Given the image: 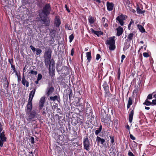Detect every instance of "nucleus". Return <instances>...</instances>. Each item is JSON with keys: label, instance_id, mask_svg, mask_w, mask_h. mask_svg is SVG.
<instances>
[{"label": "nucleus", "instance_id": "58", "mask_svg": "<svg viewBox=\"0 0 156 156\" xmlns=\"http://www.w3.org/2000/svg\"><path fill=\"white\" fill-rule=\"evenodd\" d=\"M74 53V51L73 48L71 51V55L72 56H73Z\"/></svg>", "mask_w": 156, "mask_h": 156}, {"label": "nucleus", "instance_id": "57", "mask_svg": "<svg viewBox=\"0 0 156 156\" xmlns=\"http://www.w3.org/2000/svg\"><path fill=\"white\" fill-rule=\"evenodd\" d=\"M65 7L66 9V10H67V11H68V12H70V10L69 9V8L66 5H65Z\"/></svg>", "mask_w": 156, "mask_h": 156}, {"label": "nucleus", "instance_id": "52", "mask_svg": "<svg viewBox=\"0 0 156 156\" xmlns=\"http://www.w3.org/2000/svg\"><path fill=\"white\" fill-rule=\"evenodd\" d=\"M4 142L1 140H0V147H2L3 143Z\"/></svg>", "mask_w": 156, "mask_h": 156}, {"label": "nucleus", "instance_id": "10", "mask_svg": "<svg viewBox=\"0 0 156 156\" xmlns=\"http://www.w3.org/2000/svg\"><path fill=\"white\" fill-rule=\"evenodd\" d=\"M55 64L49 66V73L50 76H53L55 75Z\"/></svg>", "mask_w": 156, "mask_h": 156}, {"label": "nucleus", "instance_id": "26", "mask_svg": "<svg viewBox=\"0 0 156 156\" xmlns=\"http://www.w3.org/2000/svg\"><path fill=\"white\" fill-rule=\"evenodd\" d=\"M86 57L89 62H90L91 59V54L90 51L86 53Z\"/></svg>", "mask_w": 156, "mask_h": 156}, {"label": "nucleus", "instance_id": "35", "mask_svg": "<svg viewBox=\"0 0 156 156\" xmlns=\"http://www.w3.org/2000/svg\"><path fill=\"white\" fill-rule=\"evenodd\" d=\"M69 98L70 100L73 96V92L71 90H69Z\"/></svg>", "mask_w": 156, "mask_h": 156}, {"label": "nucleus", "instance_id": "53", "mask_svg": "<svg viewBox=\"0 0 156 156\" xmlns=\"http://www.w3.org/2000/svg\"><path fill=\"white\" fill-rule=\"evenodd\" d=\"M101 58V56L100 54H98L96 55V59L98 60Z\"/></svg>", "mask_w": 156, "mask_h": 156}, {"label": "nucleus", "instance_id": "21", "mask_svg": "<svg viewBox=\"0 0 156 156\" xmlns=\"http://www.w3.org/2000/svg\"><path fill=\"white\" fill-rule=\"evenodd\" d=\"M134 111L133 109L129 113V122L131 123L132 122L133 116Z\"/></svg>", "mask_w": 156, "mask_h": 156}, {"label": "nucleus", "instance_id": "19", "mask_svg": "<svg viewBox=\"0 0 156 156\" xmlns=\"http://www.w3.org/2000/svg\"><path fill=\"white\" fill-rule=\"evenodd\" d=\"M91 30L92 33L97 35L98 37H99L100 35H102L103 34L102 32L100 31H95L93 29H91Z\"/></svg>", "mask_w": 156, "mask_h": 156}, {"label": "nucleus", "instance_id": "16", "mask_svg": "<svg viewBox=\"0 0 156 156\" xmlns=\"http://www.w3.org/2000/svg\"><path fill=\"white\" fill-rule=\"evenodd\" d=\"M22 84L24 86H26L27 87L29 86V82L25 79L24 76L23 75L22 77Z\"/></svg>", "mask_w": 156, "mask_h": 156}, {"label": "nucleus", "instance_id": "30", "mask_svg": "<svg viewBox=\"0 0 156 156\" xmlns=\"http://www.w3.org/2000/svg\"><path fill=\"white\" fill-rule=\"evenodd\" d=\"M89 23L91 24L93 23L95 21V19L94 17L90 16L88 18Z\"/></svg>", "mask_w": 156, "mask_h": 156}, {"label": "nucleus", "instance_id": "38", "mask_svg": "<svg viewBox=\"0 0 156 156\" xmlns=\"http://www.w3.org/2000/svg\"><path fill=\"white\" fill-rule=\"evenodd\" d=\"M142 10H141L140 8L139 7V6H137L136 7V12L138 14H141Z\"/></svg>", "mask_w": 156, "mask_h": 156}, {"label": "nucleus", "instance_id": "4", "mask_svg": "<svg viewBox=\"0 0 156 156\" xmlns=\"http://www.w3.org/2000/svg\"><path fill=\"white\" fill-rule=\"evenodd\" d=\"M58 72H61V73L63 74L62 76H66L69 73V71L67 67L64 66L62 67L61 70L58 69V68H56Z\"/></svg>", "mask_w": 156, "mask_h": 156}, {"label": "nucleus", "instance_id": "46", "mask_svg": "<svg viewBox=\"0 0 156 156\" xmlns=\"http://www.w3.org/2000/svg\"><path fill=\"white\" fill-rule=\"evenodd\" d=\"M151 105H156V99L153 100L152 102H151Z\"/></svg>", "mask_w": 156, "mask_h": 156}, {"label": "nucleus", "instance_id": "8", "mask_svg": "<svg viewBox=\"0 0 156 156\" xmlns=\"http://www.w3.org/2000/svg\"><path fill=\"white\" fill-rule=\"evenodd\" d=\"M103 86L105 91V96H108L110 94L109 87L108 85L107 84V83L106 81L104 82Z\"/></svg>", "mask_w": 156, "mask_h": 156}, {"label": "nucleus", "instance_id": "41", "mask_svg": "<svg viewBox=\"0 0 156 156\" xmlns=\"http://www.w3.org/2000/svg\"><path fill=\"white\" fill-rule=\"evenodd\" d=\"M152 98V94H149L147 97V100L151 99Z\"/></svg>", "mask_w": 156, "mask_h": 156}, {"label": "nucleus", "instance_id": "60", "mask_svg": "<svg viewBox=\"0 0 156 156\" xmlns=\"http://www.w3.org/2000/svg\"><path fill=\"white\" fill-rule=\"evenodd\" d=\"M129 11L131 12H132L133 13H134L136 12V11L134 9H132V8L129 10Z\"/></svg>", "mask_w": 156, "mask_h": 156}, {"label": "nucleus", "instance_id": "32", "mask_svg": "<svg viewBox=\"0 0 156 156\" xmlns=\"http://www.w3.org/2000/svg\"><path fill=\"white\" fill-rule=\"evenodd\" d=\"M143 104L147 106L151 105V102L149 101L147 99L145 100V102L143 103Z\"/></svg>", "mask_w": 156, "mask_h": 156}, {"label": "nucleus", "instance_id": "23", "mask_svg": "<svg viewBox=\"0 0 156 156\" xmlns=\"http://www.w3.org/2000/svg\"><path fill=\"white\" fill-rule=\"evenodd\" d=\"M132 98L131 97H130L129 98L128 103L127 106V109L129 108L130 106L132 104Z\"/></svg>", "mask_w": 156, "mask_h": 156}, {"label": "nucleus", "instance_id": "9", "mask_svg": "<svg viewBox=\"0 0 156 156\" xmlns=\"http://www.w3.org/2000/svg\"><path fill=\"white\" fill-rule=\"evenodd\" d=\"M44 63L46 66L48 67V66H52L53 64H55L54 62L53 61V59L50 60L51 58H48L44 57Z\"/></svg>", "mask_w": 156, "mask_h": 156}, {"label": "nucleus", "instance_id": "40", "mask_svg": "<svg viewBox=\"0 0 156 156\" xmlns=\"http://www.w3.org/2000/svg\"><path fill=\"white\" fill-rule=\"evenodd\" d=\"M11 67L12 68V69L13 71V72L14 73H16V74H17V72L16 71L15 66L14 65H13L12 64H11Z\"/></svg>", "mask_w": 156, "mask_h": 156}, {"label": "nucleus", "instance_id": "7", "mask_svg": "<svg viewBox=\"0 0 156 156\" xmlns=\"http://www.w3.org/2000/svg\"><path fill=\"white\" fill-rule=\"evenodd\" d=\"M32 101L28 100V103L27 104L25 112L26 114H28L31 111L32 109Z\"/></svg>", "mask_w": 156, "mask_h": 156}, {"label": "nucleus", "instance_id": "31", "mask_svg": "<svg viewBox=\"0 0 156 156\" xmlns=\"http://www.w3.org/2000/svg\"><path fill=\"white\" fill-rule=\"evenodd\" d=\"M102 126L101 125L99 126V128L97 130H96L95 131V134L96 135H98L99 133H100L101 132V131L102 130Z\"/></svg>", "mask_w": 156, "mask_h": 156}, {"label": "nucleus", "instance_id": "47", "mask_svg": "<svg viewBox=\"0 0 156 156\" xmlns=\"http://www.w3.org/2000/svg\"><path fill=\"white\" fill-rule=\"evenodd\" d=\"M143 55L145 57H149V55L147 53L144 52L143 53Z\"/></svg>", "mask_w": 156, "mask_h": 156}, {"label": "nucleus", "instance_id": "44", "mask_svg": "<svg viewBox=\"0 0 156 156\" xmlns=\"http://www.w3.org/2000/svg\"><path fill=\"white\" fill-rule=\"evenodd\" d=\"M65 28L68 30H71V28L70 26L68 24H67L66 25Z\"/></svg>", "mask_w": 156, "mask_h": 156}, {"label": "nucleus", "instance_id": "33", "mask_svg": "<svg viewBox=\"0 0 156 156\" xmlns=\"http://www.w3.org/2000/svg\"><path fill=\"white\" fill-rule=\"evenodd\" d=\"M134 35V34L133 33H131L129 34L127 36V38L129 40H131L133 38Z\"/></svg>", "mask_w": 156, "mask_h": 156}, {"label": "nucleus", "instance_id": "28", "mask_svg": "<svg viewBox=\"0 0 156 156\" xmlns=\"http://www.w3.org/2000/svg\"><path fill=\"white\" fill-rule=\"evenodd\" d=\"M138 28L139 30L142 33H144L145 32V30L144 27L138 24L137 25Z\"/></svg>", "mask_w": 156, "mask_h": 156}, {"label": "nucleus", "instance_id": "34", "mask_svg": "<svg viewBox=\"0 0 156 156\" xmlns=\"http://www.w3.org/2000/svg\"><path fill=\"white\" fill-rule=\"evenodd\" d=\"M35 51H36V54L37 55H39L42 52V50L39 48H36Z\"/></svg>", "mask_w": 156, "mask_h": 156}, {"label": "nucleus", "instance_id": "37", "mask_svg": "<svg viewBox=\"0 0 156 156\" xmlns=\"http://www.w3.org/2000/svg\"><path fill=\"white\" fill-rule=\"evenodd\" d=\"M74 38V36L73 34H71L69 37V42L71 43L72 42Z\"/></svg>", "mask_w": 156, "mask_h": 156}, {"label": "nucleus", "instance_id": "24", "mask_svg": "<svg viewBox=\"0 0 156 156\" xmlns=\"http://www.w3.org/2000/svg\"><path fill=\"white\" fill-rule=\"evenodd\" d=\"M54 90V88L52 87H51L48 89L47 94L48 96L51 95Z\"/></svg>", "mask_w": 156, "mask_h": 156}, {"label": "nucleus", "instance_id": "45", "mask_svg": "<svg viewBox=\"0 0 156 156\" xmlns=\"http://www.w3.org/2000/svg\"><path fill=\"white\" fill-rule=\"evenodd\" d=\"M132 5L130 4L129 5H126V8L128 10H129L131 8Z\"/></svg>", "mask_w": 156, "mask_h": 156}, {"label": "nucleus", "instance_id": "27", "mask_svg": "<svg viewBox=\"0 0 156 156\" xmlns=\"http://www.w3.org/2000/svg\"><path fill=\"white\" fill-rule=\"evenodd\" d=\"M77 107L78 109L80 110V111L82 112L84 110V105L82 103H81L77 105Z\"/></svg>", "mask_w": 156, "mask_h": 156}, {"label": "nucleus", "instance_id": "59", "mask_svg": "<svg viewBox=\"0 0 156 156\" xmlns=\"http://www.w3.org/2000/svg\"><path fill=\"white\" fill-rule=\"evenodd\" d=\"M31 143L34 144V138L33 137H32L31 138Z\"/></svg>", "mask_w": 156, "mask_h": 156}, {"label": "nucleus", "instance_id": "14", "mask_svg": "<svg viewBox=\"0 0 156 156\" xmlns=\"http://www.w3.org/2000/svg\"><path fill=\"white\" fill-rule=\"evenodd\" d=\"M60 24L61 21L60 19L57 16H56L55 19V25L56 27H58L60 26Z\"/></svg>", "mask_w": 156, "mask_h": 156}, {"label": "nucleus", "instance_id": "56", "mask_svg": "<svg viewBox=\"0 0 156 156\" xmlns=\"http://www.w3.org/2000/svg\"><path fill=\"white\" fill-rule=\"evenodd\" d=\"M16 74H17V73ZM17 76L18 81V82H19L21 80V77L20 76H18V75H17Z\"/></svg>", "mask_w": 156, "mask_h": 156}, {"label": "nucleus", "instance_id": "51", "mask_svg": "<svg viewBox=\"0 0 156 156\" xmlns=\"http://www.w3.org/2000/svg\"><path fill=\"white\" fill-rule=\"evenodd\" d=\"M126 5H129L131 4L130 3V1L129 0H126L125 1Z\"/></svg>", "mask_w": 156, "mask_h": 156}, {"label": "nucleus", "instance_id": "1", "mask_svg": "<svg viewBox=\"0 0 156 156\" xmlns=\"http://www.w3.org/2000/svg\"><path fill=\"white\" fill-rule=\"evenodd\" d=\"M115 36H113L108 38L106 41V44L109 45V49L110 50H114L115 48Z\"/></svg>", "mask_w": 156, "mask_h": 156}, {"label": "nucleus", "instance_id": "12", "mask_svg": "<svg viewBox=\"0 0 156 156\" xmlns=\"http://www.w3.org/2000/svg\"><path fill=\"white\" fill-rule=\"evenodd\" d=\"M45 101V97L43 96L41 97L39 102V106L40 108L41 109L44 106Z\"/></svg>", "mask_w": 156, "mask_h": 156}, {"label": "nucleus", "instance_id": "55", "mask_svg": "<svg viewBox=\"0 0 156 156\" xmlns=\"http://www.w3.org/2000/svg\"><path fill=\"white\" fill-rule=\"evenodd\" d=\"M128 155L129 156H134L133 153L130 151L128 152Z\"/></svg>", "mask_w": 156, "mask_h": 156}, {"label": "nucleus", "instance_id": "11", "mask_svg": "<svg viewBox=\"0 0 156 156\" xmlns=\"http://www.w3.org/2000/svg\"><path fill=\"white\" fill-rule=\"evenodd\" d=\"M106 6L107 10L109 11H111L113 9L114 5L112 2H108L106 3Z\"/></svg>", "mask_w": 156, "mask_h": 156}, {"label": "nucleus", "instance_id": "18", "mask_svg": "<svg viewBox=\"0 0 156 156\" xmlns=\"http://www.w3.org/2000/svg\"><path fill=\"white\" fill-rule=\"evenodd\" d=\"M0 139L1 140L5 142L6 141V137L5 136V132L4 131H2L0 133Z\"/></svg>", "mask_w": 156, "mask_h": 156}, {"label": "nucleus", "instance_id": "2", "mask_svg": "<svg viewBox=\"0 0 156 156\" xmlns=\"http://www.w3.org/2000/svg\"><path fill=\"white\" fill-rule=\"evenodd\" d=\"M27 116L26 118L27 121L29 122L34 121L35 118L37 117V114L36 111L33 110L28 114H26Z\"/></svg>", "mask_w": 156, "mask_h": 156}, {"label": "nucleus", "instance_id": "13", "mask_svg": "<svg viewBox=\"0 0 156 156\" xmlns=\"http://www.w3.org/2000/svg\"><path fill=\"white\" fill-rule=\"evenodd\" d=\"M51 49H48L46 50L45 51L44 55V57L51 58Z\"/></svg>", "mask_w": 156, "mask_h": 156}, {"label": "nucleus", "instance_id": "62", "mask_svg": "<svg viewBox=\"0 0 156 156\" xmlns=\"http://www.w3.org/2000/svg\"><path fill=\"white\" fill-rule=\"evenodd\" d=\"M3 129L2 126L0 122V133H1Z\"/></svg>", "mask_w": 156, "mask_h": 156}, {"label": "nucleus", "instance_id": "54", "mask_svg": "<svg viewBox=\"0 0 156 156\" xmlns=\"http://www.w3.org/2000/svg\"><path fill=\"white\" fill-rule=\"evenodd\" d=\"M130 137L132 140H135L136 138L132 134H130L129 135Z\"/></svg>", "mask_w": 156, "mask_h": 156}, {"label": "nucleus", "instance_id": "49", "mask_svg": "<svg viewBox=\"0 0 156 156\" xmlns=\"http://www.w3.org/2000/svg\"><path fill=\"white\" fill-rule=\"evenodd\" d=\"M133 20H131V21H130L129 24L128 25V29L130 30V27L131 26V24H133Z\"/></svg>", "mask_w": 156, "mask_h": 156}, {"label": "nucleus", "instance_id": "61", "mask_svg": "<svg viewBox=\"0 0 156 156\" xmlns=\"http://www.w3.org/2000/svg\"><path fill=\"white\" fill-rule=\"evenodd\" d=\"M9 63L11 64H11H12V63L13 62V59H9Z\"/></svg>", "mask_w": 156, "mask_h": 156}, {"label": "nucleus", "instance_id": "36", "mask_svg": "<svg viewBox=\"0 0 156 156\" xmlns=\"http://www.w3.org/2000/svg\"><path fill=\"white\" fill-rule=\"evenodd\" d=\"M50 99L52 101H54L56 100H57L58 97L57 96H55L54 97H50Z\"/></svg>", "mask_w": 156, "mask_h": 156}, {"label": "nucleus", "instance_id": "48", "mask_svg": "<svg viewBox=\"0 0 156 156\" xmlns=\"http://www.w3.org/2000/svg\"><path fill=\"white\" fill-rule=\"evenodd\" d=\"M30 48L32 50V51L33 52H34L35 51L36 49L32 45L30 46Z\"/></svg>", "mask_w": 156, "mask_h": 156}, {"label": "nucleus", "instance_id": "43", "mask_svg": "<svg viewBox=\"0 0 156 156\" xmlns=\"http://www.w3.org/2000/svg\"><path fill=\"white\" fill-rule=\"evenodd\" d=\"M120 74H121L120 71V69H119L118 70V73H117L118 78L119 79L120 78Z\"/></svg>", "mask_w": 156, "mask_h": 156}, {"label": "nucleus", "instance_id": "5", "mask_svg": "<svg viewBox=\"0 0 156 156\" xmlns=\"http://www.w3.org/2000/svg\"><path fill=\"white\" fill-rule=\"evenodd\" d=\"M83 144L84 149L89 151L90 149V143L87 136L84 137L83 140Z\"/></svg>", "mask_w": 156, "mask_h": 156}, {"label": "nucleus", "instance_id": "15", "mask_svg": "<svg viewBox=\"0 0 156 156\" xmlns=\"http://www.w3.org/2000/svg\"><path fill=\"white\" fill-rule=\"evenodd\" d=\"M116 30L117 31V35L119 36L122 35L123 32V29L120 26L117 28Z\"/></svg>", "mask_w": 156, "mask_h": 156}, {"label": "nucleus", "instance_id": "64", "mask_svg": "<svg viewBox=\"0 0 156 156\" xmlns=\"http://www.w3.org/2000/svg\"><path fill=\"white\" fill-rule=\"evenodd\" d=\"M101 121L102 122H104V123L105 122V119L104 117L102 118L101 119Z\"/></svg>", "mask_w": 156, "mask_h": 156}, {"label": "nucleus", "instance_id": "29", "mask_svg": "<svg viewBox=\"0 0 156 156\" xmlns=\"http://www.w3.org/2000/svg\"><path fill=\"white\" fill-rule=\"evenodd\" d=\"M9 82L7 80V78H5V83L4 84V87L6 90H7L8 88Z\"/></svg>", "mask_w": 156, "mask_h": 156}, {"label": "nucleus", "instance_id": "6", "mask_svg": "<svg viewBox=\"0 0 156 156\" xmlns=\"http://www.w3.org/2000/svg\"><path fill=\"white\" fill-rule=\"evenodd\" d=\"M126 17L124 15H120L116 18V22L119 23L121 26H122L123 25L124 23L123 21L126 19Z\"/></svg>", "mask_w": 156, "mask_h": 156}, {"label": "nucleus", "instance_id": "25", "mask_svg": "<svg viewBox=\"0 0 156 156\" xmlns=\"http://www.w3.org/2000/svg\"><path fill=\"white\" fill-rule=\"evenodd\" d=\"M50 30V34H49L50 36L53 38L54 37H55V30L54 29H50L49 30Z\"/></svg>", "mask_w": 156, "mask_h": 156}, {"label": "nucleus", "instance_id": "3", "mask_svg": "<svg viewBox=\"0 0 156 156\" xmlns=\"http://www.w3.org/2000/svg\"><path fill=\"white\" fill-rule=\"evenodd\" d=\"M51 10V8L50 4H46L43 7L42 12L44 15L47 16L50 13Z\"/></svg>", "mask_w": 156, "mask_h": 156}, {"label": "nucleus", "instance_id": "17", "mask_svg": "<svg viewBox=\"0 0 156 156\" xmlns=\"http://www.w3.org/2000/svg\"><path fill=\"white\" fill-rule=\"evenodd\" d=\"M36 90V88L33 90L30 94L29 100L32 101Z\"/></svg>", "mask_w": 156, "mask_h": 156}, {"label": "nucleus", "instance_id": "63", "mask_svg": "<svg viewBox=\"0 0 156 156\" xmlns=\"http://www.w3.org/2000/svg\"><path fill=\"white\" fill-rule=\"evenodd\" d=\"M80 123V124L81 125H83L84 124V122L82 120L80 119V122H79Z\"/></svg>", "mask_w": 156, "mask_h": 156}, {"label": "nucleus", "instance_id": "22", "mask_svg": "<svg viewBox=\"0 0 156 156\" xmlns=\"http://www.w3.org/2000/svg\"><path fill=\"white\" fill-rule=\"evenodd\" d=\"M96 140L98 143L100 142L101 144L102 145L104 144L105 141V139L101 138L98 136H97Z\"/></svg>", "mask_w": 156, "mask_h": 156}, {"label": "nucleus", "instance_id": "50", "mask_svg": "<svg viewBox=\"0 0 156 156\" xmlns=\"http://www.w3.org/2000/svg\"><path fill=\"white\" fill-rule=\"evenodd\" d=\"M111 139V142L112 144H113L114 142V137L112 136H110Z\"/></svg>", "mask_w": 156, "mask_h": 156}, {"label": "nucleus", "instance_id": "39", "mask_svg": "<svg viewBox=\"0 0 156 156\" xmlns=\"http://www.w3.org/2000/svg\"><path fill=\"white\" fill-rule=\"evenodd\" d=\"M37 71H34L33 70H32L29 73H30L34 75H36L37 74Z\"/></svg>", "mask_w": 156, "mask_h": 156}, {"label": "nucleus", "instance_id": "42", "mask_svg": "<svg viewBox=\"0 0 156 156\" xmlns=\"http://www.w3.org/2000/svg\"><path fill=\"white\" fill-rule=\"evenodd\" d=\"M42 78V76L40 74H39L38 75L37 79L38 80H40Z\"/></svg>", "mask_w": 156, "mask_h": 156}, {"label": "nucleus", "instance_id": "20", "mask_svg": "<svg viewBox=\"0 0 156 156\" xmlns=\"http://www.w3.org/2000/svg\"><path fill=\"white\" fill-rule=\"evenodd\" d=\"M101 22L104 26L107 27L108 26V20L104 17H103L101 19Z\"/></svg>", "mask_w": 156, "mask_h": 156}]
</instances>
